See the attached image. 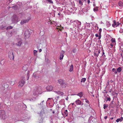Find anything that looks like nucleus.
Here are the masks:
<instances>
[{
    "label": "nucleus",
    "instance_id": "obj_29",
    "mask_svg": "<svg viewBox=\"0 0 123 123\" xmlns=\"http://www.w3.org/2000/svg\"><path fill=\"white\" fill-rule=\"evenodd\" d=\"M106 26L107 27H109L111 25V24L109 22L107 21L106 22Z\"/></svg>",
    "mask_w": 123,
    "mask_h": 123
},
{
    "label": "nucleus",
    "instance_id": "obj_2",
    "mask_svg": "<svg viewBox=\"0 0 123 123\" xmlns=\"http://www.w3.org/2000/svg\"><path fill=\"white\" fill-rule=\"evenodd\" d=\"M0 117L3 120L5 119L6 117V112L4 110L0 111Z\"/></svg>",
    "mask_w": 123,
    "mask_h": 123
},
{
    "label": "nucleus",
    "instance_id": "obj_43",
    "mask_svg": "<svg viewBox=\"0 0 123 123\" xmlns=\"http://www.w3.org/2000/svg\"><path fill=\"white\" fill-rule=\"evenodd\" d=\"M106 99V101H110L111 100V98L110 97H107Z\"/></svg>",
    "mask_w": 123,
    "mask_h": 123
},
{
    "label": "nucleus",
    "instance_id": "obj_21",
    "mask_svg": "<svg viewBox=\"0 0 123 123\" xmlns=\"http://www.w3.org/2000/svg\"><path fill=\"white\" fill-rule=\"evenodd\" d=\"M123 120V118L122 117H121L120 118H118L116 120V122H118L119 121L121 122Z\"/></svg>",
    "mask_w": 123,
    "mask_h": 123
},
{
    "label": "nucleus",
    "instance_id": "obj_31",
    "mask_svg": "<svg viewBox=\"0 0 123 123\" xmlns=\"http://www.w3.org/2000/svg\"><path fill=\"white\" fill-rule=\"evenodd\" d=\"M22 69L24 71H26L27 70V67L25 65L22 68Z\"/></svg>",
    "mask_w": 123,
    "mask_h": 123
},
{
    "label": "nucleus",
    "instance_id": "obj_3",
    "mask_svg": "<svg viewBox=\"0 0 123 123\" xmlns=\"http://www.w3.org/2000/svg\"><path fill=\"white\" fill-rule=\"evenodd\" d=\"M39 114L41 117L40 122H42L43 121V120L44 118L43 117L45 115V114L43 111H42L39 113Z\"/></svg>",
    "mask_w": 123,
    "mask_h": 123
},
{
    "label": "nucleus",
    "instance_id": "obj_6",
    "mask_svg": "<svg viewBox=\"0 0 123 123\" xmlns=\"http://www.w3.org/2000/svg\"><path fill=\"white\" fill-rule=\"evenodd\" d=\"M113 23L112 24V26L114 27H116L119 25V23L118 22H116V21L114 20L113 21Z\"/></svg>",
    "mask_w": 123,
    "mask_h": 123
},
{
    "label": "nucleus",
    "instance_id": "obj_56",
    "mask_svg": "<svg viewBox=\"0 0 123 123\" xmlns=\"http://www.w3.org/2000/svg\"><path fill=\"white\" fill-rule=\"evenodd\" d=\"M85 106L86 107H87V106H88V104H85Z\"/></svg>",
    "mask_w": 123,
    "mask_h": 123
},
{
    "label": "nucleus",
    "instance_id": "obj_55",
    "mask_svg": "<svg viewBox=\"0 0 123 123\" xmlns=\"http://www.w3.org/2000/svg\"><path fill=\"white\" fill-rule=\"evenodd\" d=\"M68 97H67L66 98V99L67 100H68Z\"/></svg>",
    "mask_w": 123,
    "mask_h": 123
},
{
    "label": "nucleus",
    "instance_id": "obj_27",
    "mask_svg": "<svg viewBox=\"0 0 123 123\" xmlns=\"http://www.w3.org/2000/svg\"><path fill=\"white\" fill-rule=\"evenodd\" d=\"M112 71L113 72H114V74H117V72L116 71V69L114 68H113L112 69Z\"/></svg>",
    "mask_w": 123,
    "mask_h": 123
},
{
    "label": "nucleus",
    "instance_id": "obj_24",
    "mask_svg": "<svg viewBox=\"0 0 123 123\" xmlns=\"http://www.w3.org/2000/svg\"><path fill=\"white\" fill-rule=\"evenodd\" d=\"M22 42L20 41L18 42L17 43H16V45L17 46H20L22 44Z\"/></svg>",
    "mask_w": 123,
    "mask_h": 123
},
{
    "label": "nucleus",
    "instance_id": "obj_33",
    "mask_svg": "<svg viewBox=\"0 0 123 123\" xmlns=\"http://www.w3.org/2000/svg\"><path fill=\"white\" fill-rule=\"evenodd\" d=\"M29 120L28 118H26L25 119H23L22 121L24 122L25 123H26L27 122L26 121H28Z\"/></svg>",
    "mask_w": 123,
    "mask_h": 123
},
{
    "label": "nucleus",
    "instance_id": "obj_45",
    "mask_svg": "<svg viewBox=\"0 0 123 123\" xmlns=\"http://www.w3.org/2000/svg\"><path fill=\"white\" fill-rule=\"evenodd\" d=\"M119 31L120 33H122L123 31V29L121 28L120 29V30Z\"/></svg>",
    "mask_w": 123,
    "mask_h": 123
},
{
    "label": "nucleus",
    "instance_id": "obj_7",
    "mask_svg": "<svg viewBox=\"0 0 123 123\" xmlns=\"http://www.w3.org/2000/svg\"><path fill=\"white\" fill-rule=\"evenodd\" d=\"M93 27L95 28L96 30H98V26L97 24L95 23H92Z\"/></svg>",
    "mask_w": 123,
    "mask_h": 123
},
{
    "label": "nucleus",
    "instance_id": "obj_50",
    "mask_svg": "<svg viewBox=\"0 0 123 123\" xmlns=\"http://www.w3.org/2000/svg\"><path fill=\"white\" fill-rule=\"evenodd\" d=\"M99 38H98V39H99L101 38V34H99Z\"/></svg>",
    "mask_w": 123,
    "mask_h": 123
},
{
    "label": "nucleus",
    "instance_id": "obj_8",
    "mask_svg": "<svg viewBox=\"0 0 123 123\" xmlns=\"http://www.w3.org/2000/svg\"><path fill=\"white\" fill-rule=\"evenodd\" d=\"M25 81L24 80H22L20 81L19 82V85L18 86L19 87H21L23 86L25 83Z\"/></svg>",
    "mask_w": 123,
    "mask_h": 123
},
{
    "label": "nucleus",
    "instance_id": "obj_52",
    "mask_svg": "<svg viewBox=\"0 0 123 123\" xmlns=\"http://www.w3.org/2000/svg\"><path fill=\"white\" fill-rule=\"evenodd\" d=\"M87 2L88 4H89L90 3V0H87Z\"/></svg>",
    "mask_w": 123,
    "mask_h": 123
},
{
    "label": "nucleus",
    "instance_id": "obj_63",
    "mask_svg": "<svg viewBox=\"0 0 123 123\" xmlns=\"http://www.w3.org/2000/svg\"><path fill=\"white\" fill-rule=\"evenodd\" d=\"M60 12H59V13H58V15H60Z\"/></svg>",
    "mask_w": 123,
    "mask_h": 123
},
{
    "label": "nucleus",
    "instance_id": "obj_51",
    "mask_svg": "<svg viewBox=\"0 0 123 123\" xmlns=\"http://www.w3.org/2000/svg\"><path fill=\"white\" fill-rule=\"evenodd\" d=\"M95 36L96 37H98V34L97 33L95 35Z\"/></svg>",
    "mask_w": 123,
    "mask_h": 123
},
{
    "label": "nucleus",
    "instance_id": "obj_54",
    "mask_svg": "<svg viewBox=\"0 0 123 123\" xmlns=\"http://www.w3.org/2000/svg\"><path fill=\"white\" fill-rule=\"evenodd\" d=\"M91 108V107L90 106V105H88V108H89V109H90V108Z\"/></svg>",
    "mask_w": 123,
    "mask_h": 123
},
{
    "label": "nucleus",
    "instance_id": "obj_4",
    "mask_svg": "<svg viewBox=\"0 0 123 123\" xmlns=\"http://www.w3.org/2000/svg\"><path fill=\"white\" fill-rule=\"evenodd\" d=\"M18 18L17 16L15 15L13 16L12 19V22L13 23H17L18 22Z\"/></svg>",
    "mask_w": 123,
    "mask_h": 123
},
{
    "label": "nucleus",
    "instance_id": "obj_35",
    "mask_svg": "<svg viewBox=\"0 0 123 123\" xmlns=\"http://www.w3.org/2000/svg\"><path fill=\"white\" fill-rule=\"evenodd\" d=\"M36 98H31L29 99L30 101H33L36 100Z\"/></svg>",
    "mask_w": 123,
    "mask_h": 123
},
{
    "label": "nucleus",
    "instance_id": "obj_46",
    "mask_svg": "<svg viewBox=\"0 0 123 123\" xmlns=\"http://www.w3.org/2000/svg\"><path fill=\"white\" fill-rule=\"evenodd\" d=\"M116 44L112 43L110 44V45L111 47H112L114 45H115Z\"/></svg>",
    "mask_w": 123,
    "mask_h": 123
},
{
    "label": "nucleus",
    "instance_id": "obj_14",
    "mask_svg": "<svg viewBox=\"0 0 123 123\" xmlns=\"http://www.w3.org/2000/svg\"><path fill=\"white\" fill-rule=\"evenodd\" d=\"M29 19L30 18L28 19H25L22 20L21 22V24L22 25L26 23L29 21Z\"/></svg>",
    "mask_w": 123,
    "mask_h": 123
},
{
    "label": "nucleus",
    "instance_id": "obj_18",
    "mask_svg": "<svg viewBox=\"0 0 123 123\" xmlns=\"http://www.w3.org/2000/svg\"><path fill=\"white\" fill-rule=\"evenodd\" d=\"M25 38H28L30 36V34L28 32H25Z\"/></svg>",
    "mask_w": 123,
    "mask_h": 123
},
{
    "label": "nucleus",
    "instance_id": "obj_57",
    "mask_svg": "<svg viewBox=\"0 0 123 123\" xmlns=\"http://www.w3.org/2000/svg\"><path fill=\"white\" fill-rule=\"evenodd\" d=\"M42 51V50L41 49H40L39 50V52H41Z\"/></svg>",
    "mask_w": 123,
    "mask_h": 123
},
{
    "label": "nucleus",
    "instance_id": "obj_34",
    "mask_svg": "<svg viewBox=\"0 0 123 123\" xmlns=\"http://www.w3.org/2000/svg\"><path fill=\"white\" fill-rule=\"evenodd\" d=\"M86 78H83L81 79V82H84L86 80Z\"/></svg>",
    "mask_w": 123,
    "mask_h": 123
},
{
    "label": "nucleus",
    "instance_id": "obj_37",
    "mask_svg": "<svg viewBox=\"0 0 123 123\" xmlns=\"http://www.w3.org/2000/svg\"><path fill=\"white\" fill-rule=\"evenodd\" d=\"M29 73H30L29 71H28L27 72V80H28L29 79Z\"/></svg>",
    "mask_w": 123,
    "mask_h": 123
},
{
    "label": "nucleus",
    "instance_id": "obj_5",
    "mask_svg": "<svg viewBox=\"0 0 123 123\" xmlns=\"http://www.w3.org/2000/svg\"><path fill=\"white\" fill-rule=\"evenodd\" d=\"M74 24H76L77 25V27L79 28L81 25V22L78 20L74 21L73 22Z\"/></svg>",
    "mask_w": 123,
    "mask_h": 123
},
{
    "label": "nucleus",
    "instance_id": "obj_62",
    "mask_svg": "<svg viewBox=\"0 0 123 123\" xmlns=\"http://www.w3.org/2000/svg\"><path fill=\"white\" fill-rule=\"evenodd\" d=\"M43 103H42V102L41 103H40V105H43Z\"/></svg>",
    "mask_w": 123,
    "mask_h": 123
},
{
    "label": "nucleus",
    "instance_id": "obj_19",
    "mask_svg": "<svg viewBox=\"0 0 123 123\" xmlns=\"http://www.w3.org/2000/svg\"><path fill=\"white\" fill-rule=\"evenodd\" d=\"M36 90H37V91H38V92L40 93V94H41V93L42 92V89L41 87H39L35 89Z\"/></svg>",
    "mask_w": 123,
    "mask_h": 123
},
{
    "label": "nucleus",
    "instance_id": "obj_61",
    "mask_svg": "<svg viewBox=\"0 0 123 123\" xmlns=\"http://www.w3.org/2000/svg\"><path fill=\"white\" fill-rule=\"evenodd\" d=\"M74 103H71L70 104L71 105H74Z\"/></svg>",
    "mask_w": 123,
    "mask_h": 123
},
{
    "label": "nucleus",
    "instance_id": "obj_42",
    "mask_svg": "<svg viewBox=\"0 0 123 123\" xmlns=\"http://www.w3.org/2000/svg\"><path fill=\"white\" fill-rule=\"evenodd\" d=\"M102 31V29L101 28H100L99 30V32H98V34H100L101 33V32Z\"/></svg>",
    "mask_w": 123,
    "mask_h": 123
},
{
    "label": "nucleus",
    "instance_id": "obj_40",
    "mask_svg": "<svg viewBox=\"0 0 123 123\" xmlns=\"http://www.w3.org/2000/svg\"><path fill=\"white\" fill-rule=\"evenodd\" d=\"M47 0L49 3H53V2L51 0Z\"/></svg>",
    "mask_w": 123,
    "mask_h": 123
},
{
    "label": "nucleus",
    "instance_id": "obj_16",
    "mask_svg": "<svg viewBox=\"0 0 123 123\" xmlns=\"http://www.w3.org/2000/svg\"><path fill=\"white\" fill-rule=\"evenodd\" d=\"M73 95H77L78 96H79L80 97V98H81L82 96H83V93L82 92H80L78 94H73Z\"/></svg>",
    "mask_w": 123,
    "mask_h": 123
},
{
    "label": "nucleus",
    "instance_id": "obj_23",
    "mask_svg": "<svg viewBox=\"0 0 123 123\" xmlns=\"http://www.w3.org/2000/svg\"><path fill=\"white\" fill-rule=\"evenodd\" d=\"M84 1V0H80L79 1V4L81 6H82Z\"/></svg>",
    "mask_w": 123,
    "mask_h": 123
},
{
    "label": "nucleus",
    "instance_id": "obj_47",
    "mask_svg": "<svg viewBox=\"0 0 123 123\" xmlns=\"http://www.w3.org/2000/svg\"><path fill=\"white\" fill-rule=\"evenodd\" d=\"M36 76V74L35 73H34L33 74V76L34 77H35Z\"/></svg>",
    "mask_w": 123,
    "mask_h": 123
},
{
    "label": "nucleus",
    "instance_id": "obj_44",
    "mask_svg": "<svg viewBox=\"0 0 123 123\" xmlns=\"http://www.w3.org/2000/svg\"><path fill=\"white\" fill-rule=\"evenodd\" d=\"M76 49H74L72 50L73 52L74 53H75L76 51Z\"/></svg>",
    "mask_w": 123,
    "mask_h": 123
},
{
    "label": "nucleus",
    "instance_id": "obj_20",
    "mask_svg": "<svg viewBox=\"0 0 123 123\" xmlns=\"http://www.w3.org/2000/svg\"><path fill=\"white\" fill-rule=\"evenodd\" d=\"M118 5L120 6H123V0H121L118 3Z\"/></svg>",
    "mask_w": 123,
    "mask_h": 123
},
{
    "label": "nucleus",
    "instance_id": "obj_26",
    "mask_svg": "<svg viewBox=\"0 0 123 123\" xmlns=\"http://www.w3.org/2000/svg\"><path fill=\"white\" fill-rule=\"evenodd\" d=\"M121 68L120 67L118 68L117 69V72L118 73H120L122 70Z\"/></svg>",
    "mask_w": 123,
    "mask_h": 123
},
{
    "label": "nucleus",
    "instance_id": "obj_48",
    "mask_svg": "<svg viewBox=\"0 0 123 123\" xmlns=\"http://www.w3.org/2000/svg\"><path fill=\"white\" fill-rule=\"evenodd\" d=\"M85 100H86V103H88V104H88V103H89V101L86 99H85Z\"/></svg>",
    "mask_w": 123,
    "mask_h": 123
},
{
    "label": "nucleus",
    "instance_id": "obj_53",
    "mask_svg": "<svg viewBox=\"0 0 123 123\" xmlns=\"http://www.w3.org/2000/svg\"><path fill=\"white\" fill-rule=\"evenodd\" d=\"M120 20L122 21V23L123 24V18H122V19H120Z\"/></svg>",
    "mask_w": 123,
    "mask_h": 123
},
{
    "label": "nucleus",
    "instance_id": "obj_13",
    "mask_svg": "<svg viewBox=\"0 0 123 123\" xmlns=\"http://www.w3.org/2000/svg\"><path fill=\"white\" fill-rule=\"evenodd\" d=\"M120 47L119 49L121 50H123V41L120 43L119 44Z\"/></svg>",
    "mask_w": 123,
    "mask_h": 123
},
{
    "label": "nucleus",
    "instance_id": "obj_32",
    "mask_svg": "<svg viewBox=\"0 0 123 123\" xmlns=\"http://www.w3.org/2000/svg\"><path fill=\"white\" fill-rule=\"evenodd\" d=\"M96 56L97 57L98 56L99 54L100 53V50H98V51H96Z\"/></svg>",
    "mask_w": 123,
    "mask_h": 123
},
{
    "label": "nucleus",
    "instance_id": "obj_9",
    "mask_svg": "<svg viewBox=\"0 0 123 123\" xmlns=\"http://www.w3.org/2000/svg\"><path fill=\"white\" fill-rule=\"evenodd\" d=\"M53 89V87L51 86H47L46 88V90L48 91H50L52 90Z\"/></svg>",
    "mask_w": 123,
    "mask_h": 123
},
{
    "label": "nucleus",
    "instance_id": "obj_30",
    "mask_svg": "<svg viewBox=\"0 0 123 123\" xmlns=\"http://www.w3.org/2000/svg\"><path fill=\"white\" fill-rule=\"evenodd\" d=\"M64 114L63 115H65L66 116H67L68 115V111L67 110H65L64 113Z\"/></svg>",
    "mask_w": 123,
    "mask_h": 123
},
{
    "label": "nucleus",
    "instance_id": "obj_25",
    "mask_svg": "<svg viewBox=\"0 0 123 123\" xmlns=\"http://www.w3.org/2000/svg\"><path fill=\"white\" fill-rule=\"evenodd\" d=\"M73 65H71V66H70V67L69 70V71L71 72L73 70Z\"/></svg>",
    "mask_w": 123,
    "mask_h": 123
},
{
    "label": "nucleus",
    "instance_id": "obj_15",
    "mask_svg": "<svg viewBox=\"0 0 123 123\" xmlns=\"http://www.w3.org/2000/svg\"><path fill=\"white\" fill-rule=\"evenodd\" d=\"M75 102L76 103V104L77 105H82L83 104L82 103L81 105V101L79 100V99H78L76 100Z\"/></svg>",
    "mask_w": 123,
    "mask_h": 123
},
{
    "label": "nucleus",
    "instance_id": "obj_10",
    "mask_svg": "<svg viewBox=\"0 0 123 123\" xmlns=\"http://www.w3.org/2000/svg\"><path fill=\"white\" fill-rule=\"evenodd\" d=\"M54 92L56 93L60 96H62L64 94L63 93L60 91H54Z\"/></svg>",
    "mask_w": 123,
    "mask_h": 123
},
{
    "label": "nucleus",
    "instance_id": "obj_60",
    "mask_svg": "<svg viewBox=\"0 0 123 123\" xmlns=\"http://www.w3.org/2000/svg\"><path fill=\"white\" fill-rule=\"evenodd\" d=\"M107 116H105V117H104V118L105 119H107Z\"/></svg>",
    "mask_w": 123,
    "mask_h": 123
},
{
    "label": "nucleus",
    "instance_id": "obj_22",
    "mask_svg": "<svg viewBox=\"0 0 123 123\" xmlns=\"http://www.w3.org/2000/svg\"><path fill=\"white\" fill-rule=\"evenodd\" d=\"M112 43L114 44H116L115 39V38H112L111 40Z\"/></svg>",
    "mask_w": 123,
    "mask_h": 123
},
{
    "label": "nucleus",
    "instance_id": "obj_1",
    "mask_svg": "<svg viewBox=\"0 0 123 123\" xmlns=\"http://www.w3.org/2000/svg\"><path fill=\"white\" fill-rule=\"evenodd\" d=\"M58 83L62 88H65L67 86V84L62 79H60L58 80Z\"/></svg>",
    "mask_w": 123,
    "mask_h": 123
},
{
    "label": "nucleus",
    "instance_id": "obj_28",
    "mask_svg": "<svg viewBox=\"0 0 123 123\" xmlns=\"http://www.w3.org/2000/svg\"><path fill=\"white\" fill-rule=\"evenodd\" d=\"M109 106L111 107H113V101H111V103L109 105Z\"/></svg>",
    "mask_w": 123,
    "mask_h": 123
},
{
    "label": "nucleus",
    "instance_id": "obj_49",
    "mask_svg": "<svg viewBox=\"0 0 123 123\" xmlns=\"http://www.w3.org/2000/svg\"><path fill=\"white\" fill-rule=\"evenodd\" d=\"M5 26H0V28L1 29H3V28L5 27Z\"/></svg>",
    "mask_w": 123,
    "mask_h": 123
},
{
    "label": "nucleus",
    "instance_id": "obj_59",
    "mask_svg": "<svg viewBox=\"0 0 123 123\" xmlns=\"http://www.w3.org/2000/svg\"><path fill=\"white\" fill-rule=\"evenodd\" d=\"M94 55H96V51L94 53Z\"/></svg>",
    "mask_w": 123,
    "mask_h": 123
},
{
    "label": "nucleus",
    "instance_id": "obj_64",
    "mask_svg": "<svg viewBox=\"0 0 123 123\" xmlns=\"http://www.w3.org/2000/svg\"><path fill=\"white\" fill-rule=\"evenodd\" d=\"M95 4H93V6L94 7H95Z\"/></svg>",
    "mask_w": 123,
    "mask_h": 123
},
{
    "label": "nucleus",
    "instance_id": "obj_11",
    "mask_svg": "<svg viewBox=\"0 0 123 123\" xmlns=\"http://www.w3.org/2000/svg\"><path fill=\"white\" fill-rule=\"evenodd\" d=\"M64 53L65 51H62L61 52L60 57V60H61L63 59V57L64 56L63 54Z\"/></svg>",
    "mask_w": 123,
    "mask_h": 123
},
{
    "label": "nucleus",
    "instance_id": "obj_12",
    "mask_svg": "<svg viewBox=\"0 0 123 123\" xmlns=\"http://www.w3.org/2000/svg\"><path fill=\"white\" fill-rule=\"evenodd\" d=\"M33 94L34 95L36 96L38 94H40V93L37 91V90L35 89L33 92Z\"/></svg>",
    "mask_w": 123,
    "mask_h": 123
},
{
    "label": "nucleus",
    "instance_id": "obj_58",
    "mask_svg": "<svg viewBox=\"0 0 123 123\" xmlns=\"http://www.w3.org/2000/svg\"><path fill=\"white\" fill-rule=\"evenodd\" d=\"M93 117L92 116H91V117L89 118V119L90 120L91 119V118H93Z\"/></svg>",
    "mask_w": 123,
    "mask_h": 123
},
{
    "label": "nucleus",
    "instance_id": "obj_17",
    "mask_svg": "<svg viewBox=\"0 0 123 123\" xmlns=\"http://www.w3.org/2000/svg\"><path fill=\"white\" fill-rule=\"evenodd\" d=\"M8 55L9 57L10 58H12V59H14V55L13 52H9L8 53Z\"/></svg>",
    "mask_w": 123,
    "mask_h": 123
},
{
    "label": "nucleus",
    "instance_id": "obj_36",
    "mask_svg": "<svg viewBox=\"0 0 123 123\" xmlns=\"http://www.w3.org/2000/svg\"><path fill=\"white\" fill-rule=\"evenodd\" d=\"M108 105L106 104H104V107L103 108L104 109H105L106 108L108 107Z\"/></svg>",
    "mask_w": 123,
    "mask_h": 123
},
{
    "label": "nucleus",
    "instance_id": "obj_39",
    "mask_svg": "<svg viewBox=\"0 0 123 123\" xmlns=\"http://www.w3.org/2000/svg\"><path fill=\"white\" fill-rule=\"evenodd\" d=\"M98 10V8L97 7H95L93 8V11L94 12H96Z\"/></svg>",
    "mask_w": 123,
    "mask_h": 123
},
{
    "label": "nucleus",
    "instance_id": "obj_41",
    "mask_svg": "<svg viewBox=\"0 0 123 123\" xmlns=\"http://www.w3.org/2000/svg\"><path fill=\"white\" fill-rule=\"evenodd\" d=\"M12 27L11 26H9L7 27L6 28V29L8 30V29H12Z\"/></svg>",
    "mask_w": 123,
    "mask_h": 123
},
{
    "label": "nucleus",
    "instance_id": "obj_38",
    "mask_svg": "<svg viewBox=\"0 0 123 123\" xmlns=\"http://www.w3.org/2000/svg\"><path fill=\"white\" fill-rule=\"evenodd\" d=\"M37 51L36 50H34V51H33L34 54V55H37Z\"/></svg>",
    "mask_w": 123,
    "mask_h": 123
}]
</instances>
